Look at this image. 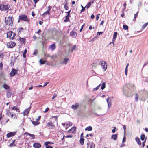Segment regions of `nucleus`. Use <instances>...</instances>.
Returning <instances> with one entry per match:
<instances>
[{
    "label": "nucleus",
    "mask_w": 148,
    "mask_h": 148,
    "mask_svg": "<svg viewBox=\"0 0 148 148\" xmlns=\"http://www.w3.org/2000/svg\"><path fill=\"white\" fill-rule=\"evenodd\" d=\"M14 21V18L12 16L5 17V23L6 25L12 26L13 25Z\"/></svg>",
    "instance_id": "1"
},
{
    "label": "nucleus",
    "mask_w": 148,
    "mask_h": 148,
    "mask_svg": "<svg viewBox=\"0 0 148 148\" xmlns=\"http://www.w3.org/2000/svg\"><path fill=\"white\" fill-rule=\"evenodd\" d=\"M87 148H95V145L93 143L90 142L89 140L88 141L87 143Z\"/></svg>",
    "instance_id": "8"
},
{
    "label": "nucleus",
    "mask_w": 148,
    "mask_h": 148,
    "mask_svg": "<svg viewBox=\"0 0 148 148\" xmlns=\"http://www.w3.org/2000/svg\"><path fill=\"white\" fill-rule=\"evenodd\" d=\"M30 136L33 139L35 138V136L34 134H31Z\"/></svg>",
    "instance_id": "63"
},
{
    "label": "nucleus",
    "mask_w": 148,
    "mask_h": 148,
    "mask_svg": "<svg viewBox=\"0 0 148 148\" xmlns=\"http://www.w3.org/2000/svg\"><path fill=\"white\" fill-rule=\"evenodd\" d=\"M17 71L14 68H13L10 73V75L11 77H13L17 73Z\"/></svg>",
    "instance_id": "11"
},
{
    "label": "nucleus",
    "mask_w": 148,
    "mask_h": 148,
    "mask_svg": "<svg viewBox=\"0 0 148 148\" xmlns=\"http://www.w3.org/2000/svg\"><path fill=\"white\" fill-rule=\"evenodd\" d=\"M16 133V132H10L7 134L6 136L7 138H8L11 137H12L15 135Z\"/></svg>",
    "instance_id": "12"
},
{
    "label": "nucleus",
    "mask_w": 148,
    "mask_h": 148,
    "mask_svg": "<svg viewBox=\"0 0 148 148\" xmlns=\"http://www.w3.org/2000/svg\"><path fill=\"white\" fill-rule=\"evenodd\" d=\"M51 6H49L48 7V10L47 11L49 12L51 10Z\"/></svg>",
    "instance_id": "53"
},
{
    "label": "nucleus",
    "mask_w": 148,
    "mask_h": 148,
    "mask_svg": "<svg viewBox=\"0 0 148 148\" xmlns=\"http://www.w3.org/2000/svg\"><path fill=\"white\" fill-rule=\"evenodd\" d=\"M31 122L32 123L33 125L34 126H37L40 124V122L38 121H33L32 120L31 121Z\"/></svg>",
    "instance_id": "19"
},
{
    "label": "nucleus",
    "mask_w": 148,
    "mask_h": 148,
    "mask_svg": "<svg viewBox=\"0 0 148 148\" xmlns=\"http://www.w3.org/2000/svg\"><path fill=\"white\" fill-rule=\"evenodd\" d=\"M99 85L97 87H96L95 88H94L93 90V91H96L97 89H98L99 88Z\"/></svg>",
    "instance_id": "51"
},
{
    "label": "nucleus",
    "mask_w": 148,
    "mask_h": 148,
    "mask_svg": "<svg viewBox=\"0 0 148 148\" xmlns=\"http://www.w3.org/2000/svg\"><path fill=\"white\" fill-rule=\"evenodd\" d=\"M72 137H73V136L72 135H67V136H66V138H72Z\"/></svg>",
    "instance_id": "62"
},
{
    "label": "nucleus",
    "mask_w": 148,
    "mask_h": 148,
    "mask_svg": "<svg viewBox=\"0 0 148 148\" xmlns=\"http://www.w3.org/2000/svg\"><path fill=\"white\" fill-rule=\"evenodd\" d=\"M41 146V145L39 143H35L33 144V147L35 148H39Z\"/></svg>",
    "instance_id": "16"
},
{
    "label": "nucleus",
    "mask_w": 148,
    "mask_h": 148,
    "mask_svg": "<svg viewBox=\"0 0 148 148\" xmlns=\"http://www.w3.org/2000/svg\"><path fill=\"white\" fill-rule=\"evenodd\" d=\"M128 26L125 25H123V29L124 30H128Z\"/></svg>",
    "instance_id": "42"
},
{
    "label": "nucleus",
    "mask_w": 148,
    "mask_h": 148,
    "mask_svg": "<svg viewBox=\"0 0 148 148\" xmlns=\"http://www.w3.org/2000/svg\"><path fill=\"white\" fill-rule=\"evenodd\" d=\"M4 56L3 53H0V58H2L3 59L4 58Z\"/></svg>",
    "instance_id": "50"
},
{
    "label": "nucleus",
    "mask_w": 148,
    "mask_h": 148,
    "mask_svg": "<svg viewBox=\"0 0 148 148\" xmlns=\"http://www.w3.org/2000/svg\"><path fill=\"white\" fill-rule=\"evenodd\" d=\"M47 61L45 60H43L42 59H40L39 60V62L41 64H44Z\"/></svg>",
    "instance_id": "32"
},
{
    "label": "nucleus",
    "mask_w": 148,
    "mask_h": 148,
    "mask_svg": "<svg viewBox=\"0 0 148 148\" xmlns=\"http://www.w3.org/2000/svg\"><path fill=\"white\" fill-rule=\"evenodd\" d=\"M52 118H54L55 119V120L57 122L58 121V117L57 116H52Z\"/></svg>",
    "instance_id": "57"
},
{
    "label": "nucleus",
    "mask_w": 148,
    "mask_h": 148,
    "mask_svg": "<svg viewBox=\"0 0 148 148\" xmlns=\"http://www.w3.org/2000/svg\"><path fill=\"white\" fill-rule=\"evenodd\" d=\"M129 65V64L128 63L127 64V65L125 69V74L126 76L127 75V71H128L127 68H128Z\"/></svg>",
    "instance_id": "36"
},
{
    "label": "nucleus",
    "mask_w": 148,
    "mask_h": 148,
    "mask_svg": "<svg viewBox=\"0 0 148 148\" xmlns=\"http://www.w3.org/2000/svg\"><path fill=\"white\" fill-rule=\"evenodd\" d=\"M100 62L99 60H96L92 64V66L96 68L98 65L100 64Z\"/></svg>",
    "instance_id": "10"
},
{
    "label": "nucleus",
    "mask_w": 148,
    "mask_h": 148,
    "mask_svg": "<svg viewBox=\"0 0 148 148\" xmlns=\"http://www.w3.org/2000/svg\"><path fill=\"white\" fill-rule=\"evenodd\" d=\"M76 130V127H72L68 131V132L71 133H74Z\"/></svg>",
    "instance_id": "17"
},
{
    "label": "nucleus",
    "mask_w": 148,
    "mask_h": 148,
    "mask_svg": "<svg viewBox=\"0 0 148 148\" xmlns=\"http://www.w3.org/2000/svg\"><path fill=\"white\" fill-rule=\"evenodd\" d=\"M16 45V43L14 42H8L7 46L8 48H13Z\"/></svg>",
    "instance_id": "7"
},
{
    "label": "nucleus",
    "mask_w": 148,
    "mask_h": 148,
    "mask_svg": "<svg viewBox=\"0 0 148 148\" xmlns=\"http://www.w3.org/2000/svg\"><path fill=\"white\" fill-rule=\"evenodd\" d=\"M16 140H14L12 143L10 144L9 145L11 147H12L13 146H16V144H15V142Z\"/></svg>",
    "instance_id": "33"
},
{
    "label": "nucleus",
    "mask_w": 148,
    "mask_h": 148,
    "mask_svg": "<svg viewBox=\"0 0 148 148\" xmlns=\"http://www.w3.org/2000/svg\"><path fill=\"white\" fill-rule=\"evenodd\" d=\"M124 92L128 97H131L133 95V91L131 89H125Z\"/></svg>",
    "instance_id": "5"
},
{
    "label": "nucleus",
    "mask_w": 148,
    "mask_h": 148,
    "mask_svg": "<svg viewBox=\"0 0 148 148\" xmlns=\"http://www.w3.org/2000/svg\"><path fill=\"white\" fill-rule=\"evenodd\" d=\"M19 40L25 44L26 42V39L25 38H19Z\"/></svg>",
    "instance_id": "24"
},
{
    "label": "nucleus",
    "mask_w": 148,
    "mask_h": 148,
    "mask_svg": "<svg viewBox=\"0 0 148 148\" xmlns=\"http://www.w3.org/2000/svg\"><path fill=\"white\" fill-rule=\"evenodd\" d=\"M69 16H68V15H67L65 17L66 18L64 20V22H68V21H70V20H69Z\"/></svg>",
    "instance_id": "37"
},
{
    "label": "nucleus",
    "mask_w": 148,
    "mask_h": 148,
    "mask_svg": "<svg viewBox=\"0 0 148 148\" xmlns=\"http://www.w3.org/2000/svg\"><path fill=\"white\" fill-rule=\"evenodd\" d=\"M117 134H113L112 137H111V138L112 139H114L115 141H116L117 140Z\"/></svg>",
    "instance_id": "23"
},
{
    "label": "nucleus",
    "mask_w": 148,
    "mask_h": 148,
    "mask_svg": "<svg viewBox=\"0 0 148 148\" xmlns=\"http://www.w3.org/2000/svg\"><path fill=\"white\" fill-rule=\"evenodd\" d=\"M101 64L104 71H105L107 68V64L106 62L105 61H102L101 62Z\"/></svg>",
    "instance_id": "13"
},
{
    "label": "nucleus",
    "mask_w": 148,
    "mask_h": 148,
    "mask_svg": "<svg viewBox=\"0 0 148 148\" xmlns=\"http://www.w3.org/2000/svg\"><path fill=\"white\" fill-rule=\"evenodd\" d=\"M30 110V109L27 108L25 109L23 112V115L25 116L28 114Z\"/></svg>",
    "instance_id": "20"
},
{
    "label": "nucleus",
    "mask_w": 148,
    "mask_h": 148,
    "mask_svg": "<svg viewBox=\"0 0 148 148\" xmlns=\"http://www.w3.org/2000/svg\"><path fill=\"white\" fill-rule=\"evenodd\" d=\"M70 35L72 37L75 38L77 36V33L74 31H72L70 33Z\"/></svg>",
    "instance_id": "15"
},
{
    "label": "nucleus",
    "mask_w": 148,
    "mask_h": 148,
    "mask_svg": "<svg viewBox=\"0 0 148 148\" xmlns=\"http://www.w3.org/2000/svg\"><path fill=\"white\" fill-rule=\"evenodd\" d=\"M79 106V104L78 103H76L75 104L71 106V108L72 109L76 110L77 109Z\"/></svg>",
    "instance_id": "14"
},
{
    "label": "nucleus",
    "mask_w": 148,
    "mask_h": 148,
    "mask_svg": "<svg viewBox=\"0 0 148 148\" xmlns=\"http://www.w3.org/2000/svg\"><path fill=\"white\" fill-rule=\"evenodd\" d=\"M135 99L136 101H138V95L137 93L135 95Z\"/></svg>",
    "instance_id": "52"
},
{
    "label": "nucleus",
    "mask_w": 148,
    "mask_h": 148,
    "mask_svg": "<svg viewBox=\"0 0 148 148\" xmlns=\"http://www.w3.org/2000/svg\"><path fill=\"white\" fill-rule=\"evenodd\" d=\"M23 30V28L22 27L19 28L18 29V33L19 34L20 33H21L22 31Z\"/></svg>",
    "instance_id": "48"
},
{
    "label": "nucleus",
    "mask_w": 148,
    "mask_h": 148,
    "mask_svg": "<svg viewBox=\"0 0 148 148\" xmlns=\"http://www.w3.org/2000/svg\"><path fill=\"white\" fill-rule=\"evenodd\" d=\"M85 25V23H84L83 25L81 26V29H80V32H82V29H83V27H84V26Z\"/></svg>",
    "instance_id": "56"
},
{
    "label": "nucleus",
    "mask_w": 148,
    "mask_h": 148,
    "mask_svg": "<svg viewBox=\"0 0 148 148\" xmlns=\"http://www.w3.org/2000/svg\"><path fill=\"white\" fill-rule=\"evenodd\" d=\"M135 88L134 85L132 84L128 83L127 85V87L125 89H131L132 90Z\"/></svg>",
    "instance_id": "9"
},
{
    "label": "nucleus",
    "mask_w": 148,
    "mask_h": 148,
    "mask_svg": "<svg viewBox=\"0 0 148 148\" xmlns=\"http://www.w3.org/2000/svg\"><path fill=\"white\" fill-rule=\"evenodd\" d=\"M44 145L46 146L45 148H53V147L49 145L47 142H45L44 143Z\"/></svg>",
    "instance_id": "31"
},
{
    "label": "nucleus",
    "mask_w": 148,
    "mask_h": 148,
    "mask_svg": "<svg viewBox=\"0 0 148 148\" xmlns=\"http://www.w3.org/2000/svg\"><path fill=\"white\" fill-rule=\"evenodd\" d=\"M46 56L47 57H51V58H53L54 57V55L51 56L49 54H47L46 55Z\"/></svg>",
    "instance_id": "49"
},
{
    "label": "nucleus",
    "mask_w": 148,
    "mask_h": 148,
    "mask_svg": "<svg viewBox=\"0 0 148 148\" xmlns=\"http://www.w3.org/2000/svg\"><path fill=\"white\" fill-rule=\"evenodd\" d=\"M85 130V131H91L92 130V128L91 126H89L86 128Z\"/></svg>",
    "instance_id": "29"
},
{
    "label": "nucleus",
    "mask_w": 148,
    "mask_h": 148,
    "mask_svg": "<svg viewBox=\"0 0 148 148\" xmlns=\"http://www.w3.org/2000/svg\"><path fill=\"white\" fill-rule=\"evenodd\" d=\"M91 2H89L86 6L85 7H86V8L88 9L91 6Z\"/></svg>",
    "instance_id": "41"
},
{
    "label": "nucleus",
    "mask_w": 148,
    "mask_h": 148,
    "mask_svg": "<svg viewBox=\"0 0 148 148\" xmlns=\"http://www.w3.org/2000/svg\"><path fill=\"white\" fill-rule=\"evenodd\" d=\"M135 139L138 144L140 146L141 145V143L140 141V138L138 137H136L135 138Z\"/></svg>",
    "instance_id": "18"
},
{
    "label": "nucleus",
    "mask_w": 148,
    "mask_h": 148,
    "mask_svg": "<svg viewBox=\"0 0 148 148\" xmlns=\"http://www.w3.org/2000/svg\"><path fill=\"white\" fill-rule=\"evenodd\" d=\"M84 138H80L79 140L80 143L81 145H83L84 144Z\"/></svg>",
    "instance_id": "35"
},
{
    "label": "nucleus",
    "mask_w": 148,
    "mask_h": 148,
    "mask_svg": "<svg viewBox=\"0 0 148 148\" xmlns=\"http://www.w3.org/2000/svg\"><path fill=\"white\" fill-rule=\"evenodd\" d=\"M16 34L15 33H13L12 31L8 32L7 34V37L13 40Z\"/></svg>",
    "instance_id": "2"
},
{
    "label": "nucleus",
    "mask_w": 148,
    "mask_h": 148,
    "mask_svg": "<svg viewBox=\"0 0 148 148\" xmlns=\"http://www.w3.org/2000/svg\"><path fill=\"white\" fill-rule=\"evenodd\" d=\"M3 72H1L0 73V77H2L3 76Z\"/></svg>",
    "instance_id": "64"
},
{
    "label": "nucleus",
    "mask_w": 148,
    "mask_h": 148,
    "mask_svg": "<svg viewBox=\"0 0 148 148\" xmlns=\"http://www.w3.org/2000/svg\"><path fill=\"white\" fill-rule=\"evenodd\" d=\"M12 110H16V111L18 112H20V110L19 109L17 108V107H16L15 106H13L12 108Z\"/></svg>",
    "instance_id": "27"
},
{
    "label": "nucleus",
    "mask_w": 148,
    "mask_h": 148,
    "mask_svg": "<svg viewBox=\"0 0 148 148\" xmlns=\"http://www.w3.org/2000/svg\"><path fill=\"white\" fill-rule=\"evenodd\" d=\"M3 87L5 89H8L10 88L6 84H3Z\"/></svg>",
    "instance_id": "34"
},
{
    "label": "nucleus",
    "mask_w": 148,
    "mask_h": 148,
    "mask_svg": "<svg viewBox=\"0 0 148 148\" xmlns=\"http://www.w3.org/2000/svg\"><path fill=\"white\" fill-rule=\"evenodd\" d=\"M57 96V95L56 93H54L52 97V99L53 100L54 99L56 98Z\"/></svg>",
    "instance_id": "47"
},
{
    "label": "nucleus",
    "mask_w": 148,
    "mask_h": 148,
    "mask_svg": "<svg viewBox=\"0 0 148 148\" xmlns=\"http://www.w3.org/2000/svg\"><path fill=\"white\" fill-rule=\"evenodd\" d=\"M9 7L10 6L8 4L5 5L3 3L0 4V10L2 11L8 10Z\"/></svg>",
    "instance_id": "4"
},
{
    "label": "nucleus",
    "mask_w": 148,
    "mask_h": 148,
    "mask_svg": "<svg viewBox=\"0 0 148 148\" xmlns=\"http://www.w3.org/2000/svg\"><path fill=\"white\" fill-rule=\"evenodd\" d=\"M46 126L48 129L50 130L54 129L55 128V126L54 123L51 121L47 123Z\"/></svg>",
    "instance_id": "6"
},
{
    "label": "nucleus",
    "mask_w": 148,
    "mask_h": 148,
    "mask_svg": "<svg viewBox=\"0 0 148 148\" xmlns=\"http://www.w3.org/2000/svg\"><path fill=\"white\" fill-rule=\"evenodd\" d=\"M76 47H77V46H76V45H74L73 47L72 48V49H71V52H73V51L76 49Z\"/></svg>",
    "instance_id": "44"
},
{
    "label": "nucleus",
    "mask_w": 148,
    "mask_h": 148,
    "mask_svg": "<svg viewBox=\"0 0 148 148\" xmlns=\"http://www.w3.org/2000/svg\"><path fill=\"white\" fill-rule=\"evenodd\" d=\"M146 139H145V140H144V141L142 143V146H143V148L145 146V141H146Z\"/></svg>",
    "instance_id": "54"
},
{
    "label": "nucleus",
    "mask_w": 148,
    "mask_h": 148,
    "mask_svg": "<svg viewBox=\"0 0 148 148\" xmlns=\"http://www.w3.org/2000/svg\"><path fill=\"white\" fill-rule=\"evenodd\" d=\"M3 69V64L2 62L0 63V70H2Z\"/></svg>",
    "instance_id": "46"
},
{
    "label": "nucleus",
    "mask_w": 148,
    "mask_h": 148,
    "mask_svg": "<svg viewBox=\"0 0 148 148\" xmlns=\"http://www.w3.org/2000/svg\"><path fill=\"white\" fill-rule=\"evenodd\" d=\"M49 109L48 108H47L45 110L44 112V113L47 112L48 111Z\"/></svg>",
    "instance_id": "60"
},
{
    "label": "nucleus",
    "mask_w": 148,
    "mask_h": 148,
    "mask_svg": "<svg viewBox=\"0 0 148 148\" xmlns=\"http://www.w3.org/2000/svg\"><path fill=\"white\" fill-rule=\"evenodd\" d=\"M12 93L10 91H8L7 92L6 96L8 98H10L11 95Z\"/></svg>",
    "instance_id": "25"
},
{
    "label": "nucleus",
    "mask_w": 148,
    "mask_h": 148,
    "mask_svg": "<svg viewBox=\"0 0 148 148\" xmlns=\"http://www.w3.org/2000/svg\"><path fill=\"white\" fill-rule=\"evenodd\" d=\"M105 88V83H103L101 86V88L103 90Z\"/></svg>",
    "instance_id": "43"
},
{
    "label": "nucleus",
    "mask_w": 148,
    "mask_h": 148,
    "mask_svg": "<svg viewBox=\"0 0 148 148\" xmlns=\"http://www.w3.org/2000/svg\"><path fill=\"white\" fill-rule=\"evenodd\" d=\"M148 25V22L145 23L142 27L143 29L145 28Z\"/></svg>",
    "instance_id": "45"
},
{
    "label": "nucleus",
    "mask_w": 148,
    "mask_h": 148,
    "mask_svg": "<svg viewBox=\"0 0 148 148\" xmlns=\"http://www.w3.org/2000/svg\"><path fill=\"white\" fill-rule=\"evenodd\" d=\"M145 138V136L144 134H142L141 135L140 138L142 141H143L144 140Z\"/></svg>",
    "instance_id": "40"
},
{
    "label": "nucleus",
    "mask_w": 148,
    "mask_h": 148,
    "mask_svg": "<svg viewBox=\"0 0 148 148\" xmlns=\"http://www.w3.org/2000/svg\"><path fill=\"white\" fill-rule=\"evenodd\" d=\"M7 114L10 117L11 114V112L9 111L7 112Z\"/></svg>",
    "instance_id": "55"
},
{
    "label": "nucleus",
    "mask_w": 148,
    "mask_h": 148,
    "mask_svg": "<svg viewBox=\"0 0 148 148\" xmlns=\"http://www.w3.org/2000/svg\"><path fill=\"white\" fill-rule=\"evenodd\" d=\"M117 32H115L113 34V41H115L116 40V38L117 36Z\"/></svg>",
    "instance_id": "22"
},
{
    "label": "nucleus",
    "mask_w": 148,
    "mask_h": 148,
    "mask_svg": "<svg viewBox=\"0 0 148 148\" xmlns=\"http://www.w3.org/2000/svg\"><path fill=\"white\" fill-rule=\"evenodd\" d=\"M139 11H138L136 13L134 14V17L133 19V21L135 22L136 20V18L137 17Z\"/></svg>",
    "instance_id": "26"
},
{
    "label": "nucleus",
    "mask_w": 148,
    "mask_h": 148,
    "mask_svg": "<svg viewBox=\"0 0 148 148\" xmlns=\"http://www.w3.org/2000/svg\"><path fill=\"white\" fill-rule=\"evenodd\" d=\"M50 14V12H49L47 11L46 12H45L43 14H42V16L44 17H45L46 16L47 14L48 15H49Z\"/></svg>",
    "instance_id": "30"
},
{
    "label": "nucleus",
    "mask_w": 148,
    "mask_h": 148,
    "mask_svg": "<svg viewBox=\"0 0 148 148\" xmlns=\"http://www.w3.org/2000/svg\"><path fill=\"white\" fill-rule=\"evenodd\" d=\"M40 0H33L34 2V4L36 5L38 2Z\"/></svg>",
    "instance_id": "58"
},
{
    "label": "nucleus",
    "mask_w": 148,
    "mask_h": 148,
    "mask_svg": "<svg viewBox=\"0 0 148 148\" xmlns=\"http://www.w3.org/2000/svg\"><path fill=\"white\" fill-rule=\"evenodd\" d=\"M125 8L123 10V14H122L121 15V16L122 17H123L124 16V13L123 12L125 11Z\"/></svg>",
    "instance_id": "59"
},
{
    "label": "nucleus",
    "mask_w": 148,
    "mask_h": 148,
    "mask_svg": "<svg viewBox=\"0 0 148 148\" xmlns=\"http://www.w3.org/2000/svg\"><path fill=\"white\" fill-rule=\"evenodd\" d=\"M69 60V59L66 58H65L63 61L61 62L62 64H67L68 61Z\"/></svg>",
    "instance_id": "21"
},
{
    "label": "nucleus",
    "mask_w": 148,
    "mask_h": 148,
    "mask_svg": "<svg viewBox=\"0 0 148 148\" xmlns=\"http://www.w3.org/2000/svg\"><path fill=\"white\" fill-rule=\"evenodd\" d=\"M27 52V50L26 49H25L23 53V56L24 58H25L26 57Z\"/></svg>",
    "instance_id": "38"
},
{
    "label": "nucleus",
    "mask_w": 148,
    "mask_h": 148,
    "mask_svg": "<svg viewBox=\"0 0 148 148\" xmlns=\"http://www.w3.org/2000/svg\"><path fill=\"white\" fill-rule=\"evenodd\" d=\"M85 7H83V8L81 10V12H80V13H81L83 11H84L85 10Z\"/></svg>",
    "instance_id": "61"
},
{
    "label": "nucleus",
    "mask_w": 148,
    "mask_h": 148,
    "mask_svg": "<svg viewBox=\"0 0 148 148\" xmlns=\"http://www.w3.org/2000/svg\"><path fill=\"white\" fill-rule=\"evenodd\" d=\"M50 47L52 50H54L56 48V46L55 44H53L50 46Z\"/></svg>",
    "instance_id": "28"
},
{
    "label": "nucleus",
    "mask_w": 148,
    "mask_h": 148,
    "mask_svg": "<svg viewBox=\"0 0 148 148\" xmlns=\"http://www.w3.org/2000/svg\"><path fill=\"white\" fill-rule=\"evenodd\" d=\"M67 3L66 2L65 3V4L64 8L66 10H67L69 9V7L67 5Z\"/></svg>",
    "instance_id": "39"
},
{
    "label": "nucleus",
    "mask_w": 148,
    "mask_h": 148,
    "mask_svg": "<svg viewBox=\"0 0 148 148\" xmlns=\"http://www.w3.org/2000/svg\"><path fill=\"white\" fill-rule=\"evenodd\" d=\"M19 20H21L24 21L29 22V19L27 18V16L24 14L20 15L19 16Z\"/></svg>",
    "instance_id": "3"
}]
</instances>
